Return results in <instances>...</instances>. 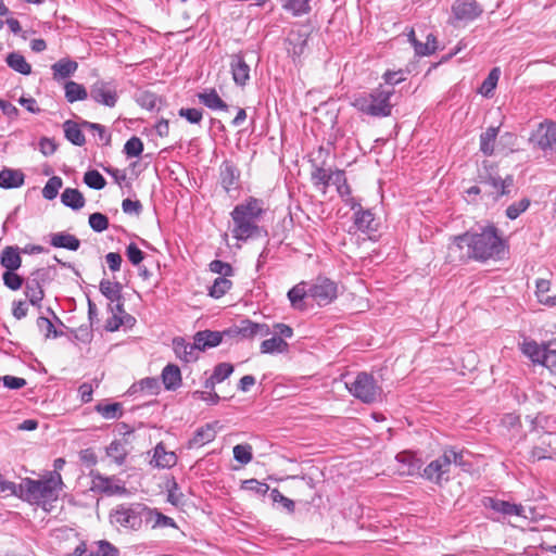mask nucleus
I'll list each match as a JSON object with an SVG mask.
<instances>
[{"mask_svg":"<svg viewBox=\"0 0 556 556\" xmlns=\"http://www.w3.org/2000/svg\"><path fill=\"white\" fill-rule=\"evenodd\" d=\"M288 299L290 304L295 309H302L304 307L303 300L309 296L307 283L302 281L288 291Z\"/></svg>","mask_w":556,"mask_h":556,"instance_id":"obj_34","label":"nucleus"},{"mask_svg":"<svg viewBox=\"0 0 556 556\" xmlns=\"http://www.w3.org/2000/svg\"><path fill=\"white\" fill-rule=\"evenodd\" d=\"M24 293L33 306H41V301L45 298V291L41 285L28 277L25 282Z\"/></svg>","mask_w":556,"mask_h":556,"instance_id":"obj_33","label":"nucleus"},{"mask_svg":"<svg viewBox=\"0 0 556 556\" xmlns=\"http://www.w3.org/2000/svg\"><path fill=\"white\" fill-rule=\"evenodd\" d=\"M288 343L281 338H277L276 336L270 339H266L261 343V353L263 354H273V353H283L288 351Z\"/></svg>","mask_w":556,"mask_h":556,"instance_id":"obj_41","label":"nucleus"},{"mask_svg":"<svg viewBox=\"0 0 556 556\" xmlns=\"http://www.w3.org/2000/svg\"><path fill=\"white\" fill-rule=\"evenodd\" d=\"M63 130L65 138L74 146L81 147L85 144V135L76 122L71 119L65 121L63 123Z\"/></svg>","mask_w":556,"mask_h":556,"instance_id":"obj_32","label":"nucleus"},{"mask_svg":"<svg viewBox=\"0 0 556 556\" xmlns=\"http://www.w3.org/2000/svg\"><path fill=\"white\" fill-rule=\"evenodd\" d=\"M378 230V223L376 222L375 215L370 210L359 207L353 215V226L350 227L349 232L355 233L356 231L362 232H375Z\"/></svg>","mask_w":556,"mask_h":556,"instance_id":"obj_17","label":"nucleus"},{"mask_svg":"<svg viewBox=\"0 0 556 556\" xmlns=\"http://www.w3.org/2000/svg\"><path fill=\"white\" fill-rule=\"evenodd\" d=\"M500 75H501V71L498 67H494L490 71L489 75L483 80V83L480 87V92L484 97H491L493 94V91H494V89L497 85V81L500 79Z\"/></svg>","mask_w":556,"mask_h":556,"instance_id":"obj_45","label":"nucleus"},{"mask_svg":"<svg viewBox=\"0 0 556 556\" xmlns=\"http://www.w3.org/2000/svg\"><path fill=\"white\" fill-rule=\"evenodd\" d=\"M480 184L484 187V193L492 197L493 200H498L503 195H509L514 187V177L507 175L502 178L497 175H488L486 177H480Z\"/></svg>","mask_w":556,"mask_h":556,"instance_id":"obj_11","label":"nucleus"},{"mask_svg":"<svg viewBox=\"0 0 556 556\" xmlns=\"http://www.w3.org/2000/svg\"><path fill=\"white\" fill-rule=\"evenodd\" d=\"M281 7L295 16L306 14L311 11V0H278Z\"/></svg>","mask_w":556,"mask_h":556,"instance_id":"obj_42","label":"nucleus"},{"mask_svg":"<svg viewBox=\"0 0 556 556\" xmlns=\"http://www.w3.org/2000/svg\"><path fill=\"white\" fill-rule=\"evenodd\" d=\"M232 452L233 458L242 465L249 464L253 458L252 446L250 444H238L233 447Z\"/></svg>","mask_w":556,"mask_h":556,"instance_id":"obj_50","label":"nucleus"},{"mask_svg":"<svg viewBox=\"0 0 556 556\" xmlns=\"http://www.w3.org/2000/svg\"><path fill=\"white\" fill-rule=\"evenodd\" d=\"M84 182L91 189L101 190L105 187V178L96 169H90L84 175Z\"/></svg>","mask_w":556,"mask_h":556,"instance_id":"obj_47","label":"nucleus"},{"mask_svg":"<svg viewBox=\"0 0 556 556\" xmlns=\"http://www.w3.org/2000/svg\"><path fill=\"white\" fill-rule=\"evenodd\" d=\"M265 213L266 207L262 199L249 197L242 203L237 204L230 212L233 223L230 230L232 237L243 242L267 237V230L260 225Z\"/></svg>","mask_w":556,"mask_h":556,"instance_id":"obj_2","label":"nucleus"},{"mask_svg":"<svg viewBox=\"0 0 556 556\" xmlns=\"http://www.w3.org/2000/svg\"><path fill=\"white\" fill-rule=\"evenodd\" d=\"M161 378L168 391H175L181 386V371L175 364H167L162 370Z\"/></svg>","mask_w":556,"mask_h":556,"instance_id":"obj_24","label":"nucleus"},{"mask_svg":"<svg viewBox=\"0 0 556 556\" xmlns=\"http://www.w3.org/2000/svg\"><path fill=\"white\" fill-rule=\"evenodd\" d=\"M467 247V257L485 263L490 260H502L506 253V244L494 225L470 229L453 238L448 247L450 253L462 252Z\"/></svg>","mask_w":556,"mask_h":556,"instance_id":"obj_1","label":"nucleus"},{"mask_svg":"<svg viewBox=\"0 0 556 556\" xmlns=\"http://www.w3.org/2000/svg\"><path fill=\"white\" fill-rule=\"evenodd\" d=\"M309 298L319 306L330 304L338 296V286L334 281L326 277H318L308 287Z\"/></svg>","mask_w":556,"mask_h":556,"instance_id":"obj_9","label":"nucleus"},{"mask_svg":"<svg viewBox=\"0 0 556 556\" xmlns=\"http://www.w3.org/2000/svg\"><path fill=\"white\" fill-rule=\"evenodd\" d=\"M89 477L91 479L90 490L93 493L104 494L106 496L128 494L125 482L116 476L108 477L99 471L91 470Z\"/></svg>","mask_w":556,"mask_h":556,"instance_id":"obj_7","label":"nucleus"},{"mask_svg":"<svg viewBox=\"0 0 556 556\" xmlns=\"http://www.w3.org/2000/svg\"><path fill=\"white\" fill-rule=\"evenodd\" d=\"M96 410L105 419H117L123 415V407L121 403L103 404L99 403Z\"/></svg>","mask_w":556,"mask_h":556,"instance_id":"obj_44","label":"nucleus"},{"mask_svg":"<svg viewBox=\"0 0 556 556\" xmlns=\"http://www.w3.org/2000/svg\"><path fill=\"white\" fill-rule=\"evenodd\" d=\"M308 35L301 31H290L286 39V49L292 58L301 56L306 48Z\"/></svg>","mask_w":556,"mask_h":556,"instance_id":"obj_21","label":"nucleus"},{"mask_svg":"<svg viewBox=\"0 0 556 556\" xmlns=\"http://www.w3.org/2000/svg\"><path fill=\"white\" fill-rule=\"evenodd\" d=\"M63 180L59 176H52L42 189V197L46 200H53L56 198L59 190L62 188Z\"/></svg>","mask_w":556,"mask_h":556,"instance_id":"obj_49","label":"nucleus"},{"mask_svg":"<svg viewBox=\"0 0 556 556\" xmlns=\"http://www.w3.org/2000/svg\"><path fill=\"white\" fill-rule=\"evenodd\" d=\"M548 345H540L536 341H525L522 344V353L528 356L532 363L544 366L545 355L547 354Z\"/></svg>","mask_w":556,"mask_h":556,"instance_id":"obj_22","label":"nucleus"},{"mask_svg":"<svg viewBox=\"0 0 556 556\" xmlns=\"http://www.w3.org/2000/svg\"><path fill=\"white\" fill-rule=\"evenodd\" d=\"M230 71L237 86L244 87L250 80V66L242 52L230 55Z\"/></svg>","mask_w":556,"mask_h":556,"instance_id":"obj_18","label":"nucleus"},{"mask_svg":"<svg viewBox=\"0 0 556 556\" xmlns=\"http://www.w3.org/2000/svg\"><path fill=\"white\" fill-rule=\"evenodd\" d=\"M150 516L151 508L143 503H123L111 510L110 522L125 530L138 531Z\"/></svg>","mask_w":556,"mask_h":556,"instance_id":"obj_5","label":"nucleus"},{"mask_svg":"<svg viewBox=\"0 0 556 556\" xmlns=\"http://www.w3.org/2000/svg\"><path fill=\"white\" fill-rule=\"evenodd\" d=\"M444 452L447 458H450L451 467L454 465L460 467L464 471L469 470L471 465L469 462L464 459L465 452L463 450H457L454 446H448L444 448Z\"/></svg>","mask_w":556,"mask_h":556,"instance_id":"obj_43","label":"nucleus"},{"mask_svg":"<svg viewBox=\"0 0 556 556\" xmlns=\"http://www.w3.org/2000/svg\"><path fill=\"white\" fill-rule=\"evenodd\" d=\"M173 349L176 356L186 363H191L198 359L199 349L195 348L194 341L193 343H189L184 338H174Z\"/></svg>","mask_w":556,"mask_h":556,"instance_id":"obj_19","label":"nucleus"},{"mask_svg":"<svg viewBox=\"0 0 556 556\" xmlns=\"http://www.w3.org/2000/svg\"><path fill=\"white\" fill-rule=\"evenodd\" d=\"M63 205L78 211L84 207L86 200L83 193L75 188H66L61 194Z\"/></svg>","mask_w":556,"mask_h":556,"instance_id":"obj_31","label":"nucleus"},{"mask_svg":"<svg viewBox=\"0 0 556 556\" xmlns=\"http://www.w3.org/2000/svg\"><path fill=\"white\" fill-rule=\"evenodd\" d=\"M211 271L222 275V277H229L233 274V268L229 263L220 260H214L210 263Z\"/></svg>","mask_w":556,"mask_h":556,"instance_id":"obj_62","label":"nucleus"},{"mask_svg":"<svg viewBox=\"0 0 556 556\" xmlns=\"http://www.w3.org/2000/svg\"><path fill=\"white\" fill-rule=\"evenodd\" d=\"M530 141L543 151L556 148V123H541L530 137Z\"/></svg>","mask_w":556,"mask_h":556,"instance_id":"obj_14","label":"nucleus"},{"mask_svg":"<svg viewBox=\"0 0 556 556\" xmlns=\"http://www.w3.org/2000/svg\"><path fill=\"white\" fill-rule=\"evenodd\" d=\"M89 226L96 232H102L109 227V218L102 213H92L89 216Z\"/></svg>","mask_w":556,"mask_h":556,"instance_id":"obj_57","label":"nucleus"},{"mask_svg":"<svg viewBox=\"0 0 556 556\" xmlns=\"http://www.w3.org/2000/svg\"><path fill=\"white\" fill-rule=\"evenodd\" d=\"M5 62L10 68L22 75H29L31 73V65L20 52L14 51L9 53L5 58Z\"/></svg>","mask_w":556,"mask_h":556,"instance_id":"obj_36","label":"nucleus"},{"mask_svg":"<svg viewBox=\"0 0 556 556\" xmlns=\"http://www.w3.org/2000/svg\"><path fill=\"white\" fill-rule=\"evenodd\" d=\"M393 88H383L381 85L368 93H362L354 98L352 105L363 114L372 117H387L392 114L394 96Z\"/></svg>","mask_w":556,"mask_h":556,"instance_id":"obj_4","label":"nucleus"},{"mask_svg":"<svg viewBox=\"0 0 556 556\" xmlns=\"http://www.w3.org/2000/svg\"><path fill=\"white\" fill-rule=\"evenodd\" d=\"M153 462L157 467L170 468L176 464V455L173 452H166L162 444L154 448Z\"/></svg>","mask_w":556,"mask_h":556,"instance_id":"obj_39","label":"nucleus"},{"mask_svg":"<svg viewBox=\"0 0 556 556\" xmlns=\"http://www.w3.org/2000/svg\"><path fill=\"white\" fill-rule=\"evenodd\" d=\"M90 98L109 108L115 106L118 96L116 87L112 81L97 80L90 86Z\"/></svg>","mask_w":556,"mask_h":556,"instance_id":"obj_12","label":"nucleus"},{"mask_svg":"<svg viewBox=\"0 0 556 556\" xmlns=\"http://www.w3.org/2000/svg\"><path fill=\"white\" fill-rule=\"evenodd\" d=\"M350 393L364 403H374L380 396L381 388L374 377L367 372H359L352 382L345 383Z\"/></svg>","mask_w":556,"mask_h":556,"instance_id":"obj_6","label":"nucleus"},{"mask_svg":"<svg viewBox=\"0 0 556 556\" xmlns=\"http://www.w3.org/2000/svg\"><path fill=\"white\" fill-rule=\"evenodd\" d=\"M240 170L236 164L229 160L222 162L219 166V182L226 192L237 190L240 187Z\"/></svg>","mask_w":556,"mask_h":556,"instance_id":"obj_15","label":"nucleus"},{"mask_svg":"<svg viewBox=\"0 0 556 556\" xmlns=\"http://www.w3.org/2000/svg\"><path fill=\"white\" fill-rule=\"evenodd\" d=\"M215 437L216 431L213 425L206 424L194 432L193 437L188 442V446L189 448L203 446L204 444L212 442Z\"/></svg>","mask_w":556,"mask_h":556,"instance_id":"obj_29","label":"nucleus"},{"mask_svg":"<svg viewBox=\"0 0 556 556\" xmlns=\"http://www.w3.org/2000/svg\"><path fill=\"white\" fill-rule=\"evenodd\" d=\"M0 264L7 270H17L22 265L20 248L17 245L5 247L1 252Z\"/></svg>","mask_w":556,"mask_h":556,"instance_id":"obj_25","label":"nucleus"},{"mask_svg":"<svg viewBox=\"0 0 556 556\" xmlns=\"http://www.w3.org/2000/svg\"><path fill=\"white\" fill-rule=\"evenodd\" d=\"M312 180L316 186L323 185L326 188L330 186L331 176L325 168L316 167L312 172Z\"/></svg>","mask_w":556,"mask_h":556,"instance_id":"obj_63","label":"nucleus"},{"mask_svg":"<svg viewBox=\"0 0 556 556\" xmlns=\"http://www.w3.org/2000/svg\"><path fill=\"white\" fill-rule=\"evenodd\" d=\"M224 333L228 338L237 339H254L264 338L271 333V329L267 324L254 323L248 318L240 319L229 328L224 330Z\"/></svg>","mask_w":556,"mask_h":556,"instance_id":"obj_8","label":"nucleus"},{"mask_svg":"<svg viewBox=\"0 0 556 556\" xmlns=\"http://www.w3.org/2000/svg\"><path fill=\"white\" fill-rule=\"evenodd\" d=\"M86 556H118V549L108 541H99L98 549Z\"/></svg>","mask_w":556,"mask_h":556,"instance_id":"obj_60","label":"nucleus"},{"mask_svg":"<svg viewBox=\"0 0 556 556\" xmlns=\"http://www.w3.org/2000/svg\"><path fill=\"white\" fill-rule=\"evenodd\" d=\"M143 151V143L140 138L134 136L124 146V153L127 157H138Z\"/></svg>","mask_w":556,"mask_h":556,"instance_id":"obj_53","label":"nucleus"},{"mask_svg":"<svg viewBox=\"0 0 556 556\" xmlns=\"http://www.w3.org/2000/svg\"><path fill=\"white\" fill-rule=\"evenodd\" d=\"M233 372V366L229 363H219L214 367L212 376L218 383L223 382Z\"/></svg>","mask_w":556,"mask_h":556,"instance_id":"obj_59","label":"nucleus"},{"mask_svg":"<svg viewBox=\"0 0 556 556\" xmlns=\"http://www.w3.org/2000/svg\"><path fill=\"white\" fill-rule=\"evenodd\" d=\"M178 115L186 118L190 124H200L203 118L202 110L195 108H181Z\"/></svg>","mask_w":556,"mask_h":556,"instance_id":"obj_58","label":"nucleus"},{"mask_svg":"<svg viewBox=\"0 0 556 556\" xmlns=\"http://www.w3.org/2000/svg\"><path fill=\"white\" fill-rule=\"evenodd\" d=\"M224 337H226L224 331L203 330L197 332L193 340L195 342V348H198L199 351H205L208 348L219 345Z\"/></svg>","mask_w":556,"mask_h":556,"instance_id":"obj_20","label":"nucleus"},{"mask_svg":"<svg viewBox=\"0 0 556 556\" xmlns=\"http://www.w3.org/2000/svg\"><path fill=\"white\" fill-rule=\"evenodd\" d=\"M65 99L70 103H74L76 101H84L88 98L89 92L81 85L74 80H68L65 83Z\"/></svg>","mask_w":556,"mask_h":556,"instance_id":"obj_35","label":"nucleus"},{"mask_svg":"<svg viewBox=\"0 0 556 556\" xmlns=\"http://www.w3.org/2000/svg\"><path fill=\"white\" fill-rule=\"evenodd\" d=\"M159 101V97L151 91H142L137 96V103L149 111L154 110Z\"/></svg>","mask_w":556,"mask_h":556,"instance_id":"obj_55","label":"nucleus"},{"mask_svg":"<svg viewBox=\"0 0 556 556\" xmlns=\"http://www.w3.org/2000/svg\"><path fill=\"white\" fill-rule=\"evenodd\" d=\"M271 501L274 503H279L282 507L290 514L294 511L295 505L294 502L288 497H286L282 493L279 492L278 489H273L269 494Z\"/></svg>","mask_w":556,"mask_h":556,"instance_id":"obj_61","label":"nucleus"},{"mask_svg":"<svg viewBox=\"0 0 556 556\" xmlns=\"http://www.w3.org/2000/svg\"><path fill=\"white\" fill-rule=\"evenodd\" d=\"M453 17L458 22H472L483 13L477 0H455L451 8Z\"/></svg>","mask_w":556,"mask_h":556,"instance_id":"obj_13","label":"nucleus"},{"mask_svg":"<svg viewBox=\"0 0 556 556\" xmlns=\"http://www.w3.org/2000/svg\"><path fill=\"white\" fill-rule=\"evenodd\" d=\"M50 244L53 248L77 251L80 247V240L74 235L62 231L50 235Z\"/></svg>","mask_w":556,"mask_h":556,"instance_id":"obj_27","label":"nucleus"},{"mask_svg":"<svg viewBox=\"0 0 556 556\" xmlns=\"http://www.w3.org/2000/svg\"><path fill=\"white\" fill-rule=\"evenodd\" d=\"M139 391L146 392L150 395L157 394L160 392V382L156 378L153 377L141 379L139 382L134 383L129 389L131 394H135Z\"/></svg>","mask_w":556,"mask_h":556,"instance_id":"obj_37","label":"nucleus"},{"mask_svg":"<svg viewBox=\"0 0 556 556\" xmlns=\"http://www.w3.org/2000/svg\"><path fill=\"white\" fill-rule=\"evenodd\" d=\"M2 279L4 286L13 291L21 289L24 283L23 277L17 275L15 270H5L2 275Z\"/></svg>","mask_w":556,"mask_h":556,"instance_id":"obj_56","label":"nucleus"},{"mask_svg":"<svg viewBox=\"0 0 556 556\" xmlns=\"http://www.w3.org/2000/svg\"><path fill=\"white\" fill-rule=\"evenodd\" d=\"M437 38L433 34L427 35V41L425 43L416 41L413 47L416 55L426 56L432 54L437 50Z\"/></svg>","mask_w":556,"mask_h":556,"instance_id":"obj_46","label":"nucleus"},{"mask_svg":"<svg viewBox=\"0 0 556 556\" xmlns=\"http://www.w3.org/2000/svg\"><path fill=\"white\" fill-rule=\"evenodd\" d=\"M63 488L64 482L60 472L50 471L43 479H22L18 498L29 504L41 505L45 510H48L47 504L56 501Z\"/></svg>","mask_w":556,"mask_h":556,"instance_id":"obj_3","label":"nucleus"},{"mask_svg":"<svg viewBox=\"0 0 556 556\" xmlns=\"http://www.w3.org/2000/svg\"><path fill=\"white\" fill-rule=\"evenodd\" d=\"M100 292L110 302L114 303L115 300H122V285L119 282H112L108 279H102L99 285Z\"/></svg>","mask_w":556,"mask_h":556,"instance_id":"obj_38","label":"nucleus"},{"mask_svg":"<svg viewBox=\"0 0 556 556\" xmlns=\"http://www.w3.org/2000/svg\"><path fill=\"white\" fill-rule=\"evenodd\" d=\"M128 451L126 443L121 440H114L106 447V455L112 458L117 465H123L127 457Z\"/></svg>","mask_w":556,"mask_h":556,"instance_id":"obj_40","label":"nucleus"},{"mask_svg":"<svg viewBox=\"0 0 556 556\" xmlns=\"http://www.w3.org/2000/svg\"><path fill=\"white\" fill-rule=\"evenodd\" d=\"M199 101L211 110L228 111L229 105L218 96L214 88H206L198 93Z\"/></svg>","mask_w":556,"mask_h":556,"instance_id":"obj_23","label":"nucleus"},{"mask_svg":"<svg viewBox=\"0 0 556 556\" xmlns=\"http://www.w3.org/2000/svg\"><path fill=\"white\" fill-rule=\"evenodd\" d=\"M78 64L76 61H73L68 58H63L52 64L51 71L53 75V79L59 81L62 79H66L74 75V73L77 71Z\"/></svg>","mask_w":556,"mask_h":556,"instance_id":"obj_26","label":"nucleus"},{"mask_svg":"<svg viewBox=\"0 0 556 556\" xmlns=\"http://www.w3.org/2000/svg\"><path fill=\"white\" fill-rule=\"evenodd\" d=\"M529 206H530V200L528 198H523L518 202L511 203L506 208V216L509 219L514 220V219L518 218L523 212H526Z\"/></svg>","mask_w":556,"mask_h":556,"instance_id":"obj_52","label":"nucleus"},{"mask_svg":"<svg viewBox=\"0 0 556 556\" xmlns=\"http://www.w3.org/2000/svg\"><path fill=\"white\" fill-rule=\"evenodd\" d=\"M126 255L129 262L135 266H138L144 258V253L136 245V243L127 245Z\"/></svg>","mask_w":556,"mask_h":556,"instance_id":"obj_64","label":"nucleus"},{"mask_svg":"<svg viewBox=\"0 0 556 556\" xmlns=\"http://www.w3.org/2000/svg\"><path fill=\"white\" fill-rule=\"evenodd\" d=\"M500 131V127L490 126L480 135V151L490 156L494 153L495 141Z\"/></svg>","mask_w":556,"mask_h":556,"instance_id":"obj_30","label":"nucleus"},{"mask_svg":"<svg viewBox=\"0 0 556 556\" xmlns=\"http://www.w3.org/2000/svg\"><path fill=\"white\" fill-rule=\"evenodd\" d=\"M25 175L20 169L3 168L0 172V188L13 189L24 185Z\"/></svg>","mask_w":556,"mask_h":556,"instance_id":"obj_28","label":"nucleus"},{"mask_svg":"<svg viewBox=\"0 0 556 556\" xmlns=\"http://www.w3.org/2000/svg\"><path fill=\"white\" fill-rule=\"evenodd\" d=\"M152 525V528L156 527H176L173 518L167 517L156 510L151 509V516L147 518V525Z\"/></svg>","mask_w":556,"mask_h":556,"instance_id":"obj_51","label":"nucleus"},{"mask_svg":"<svg viewBox=\"0 0 556 556\" xmlns=\"http://www.w3.org/2000/svg\"><path fill=\"white\" fill-rule=\"evenodd\" d=\"M484 508L492 509L504 516H525V508L521 504L510 503L492 496H484L482 498Z\"/></svg>","mask_w":556,"mask_h":556,"instance_id":"obj_16","label":"nucleus"},{"mask_svg":"<svg viewBox=\"0 0 556 556\" xmlns=\"http://www.w3.org/2000/svg\"><path fill=\"white\" fill-rule=\"evenodd\" d=\"M450 458H447L445 452L443 451L442 455L431 460L424 468L421 477L437 485H442L444 482L450 480Z\"/></svg>","mask_w":556,"mask_h":556,"instance_id":"obj_10","label":"nucleus"},{"mask_svg":"<svg viewBox=\"0 0 556 556\" xmlns=\"http://www.w3.org/2000/svg\"><path fill=\"white\" fill-rule=\"evenodd\" d=\"M553 458V452L551 450V443L543 442L541 446H534L530 451L529 459L532 462L542 460V459H551Z\"/></svg>","mask_w":556,"mask_h":556,"instance_id":"obj_54","label":"nucleus"},{"mask_svg":"<svg viewBox=\"0 0 556 556\" xmlns=\"http://www.w3.org/2000/svg\"><path fill=\"white\" fill-rule=\"evenodd\" d=\"M232 282L227 277H217L210 288L208 294L214 299H219L231 288Z\"/></svg>","mask_w":556,"mask_h":556,"instance_id":"obj_48","label":"nucleus"}]
</instances>
